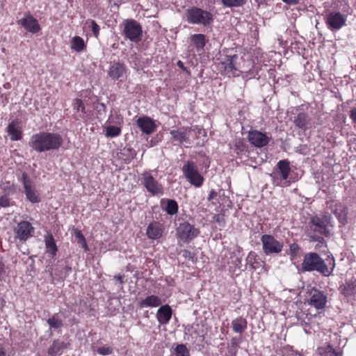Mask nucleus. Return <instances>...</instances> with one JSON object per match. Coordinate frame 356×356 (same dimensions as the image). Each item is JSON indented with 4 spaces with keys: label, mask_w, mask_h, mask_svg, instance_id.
Returning a JSON list of instances; mask_svg holds the SVG:
<instances>
[{
    "label": "nucleus",
    "mask_w": 356,
    "mask_h": 356,
    "mask_svg": "<svg viewBox=\"0 0 356 356\" xmlns=\"http://www.w3.org/2000/svg\"><path fill=\"white\" fill-rule=\"evenodd\" d=\"M86 47L85 42L82 38L80 36H74L72 38L71 40L72 49L77 52H81L85 49Z\"/></svg>",
    "instance_id": "30"
},
{
    "label": "nucleus",
    "mask_w": 356,
    "mask_h": 356,
    "mask_svg": "<svg viewBox=\"0 0 356 356\" xmlns=\"http://www.w3.org/2000/svg\"><path fill=\"white\" fill-rule=\"evenodd\" d=\"M121 134V129L116 126H108L106 129V136L107 138H113Z\"/></svg>",
    "instance_id": "36"
},
{
    "label": "nucleus",
    "mask_w": 356,
    "mask_h": 356,
    "mask_svg": "<svg viewBox=\"0 0 356 356\" xmlns=\"http://www.w3.org/2000/svg\"><path fill=\"white\" fill-rule=\"evenodd\" d=\"M184 16L189 24L204 26H210L213 21V15L210 12L195 6L187 9Z\"/></svg>",
    "instance_id": "3"
},
{
    "label": "nucleus",
    "mask_w": 356,
    "mask_h": 356,
    "mask_svg": "<svg viewBox=\"0 0 356 356\" xmlns=\"http://www.w3.org/2000/svg\"><path fill=\"white\" fill-rule=\"evenodd\" d=\"M175 351V356H190L189 350L184 344L177 345Z\"/></svg>",
    "instance_id": "39"
},
{
    "label": "nucleus",
    "mask_w": 356,
    "mask_h": 356,
    "mask_svg": "<svg viewBox=\"0 0 356 356\" xmlns=\"http://www.w3.org/2000/svg\"><path fill=\"white\" fill-rule=\"evenodd\" d=\"M0 356H6V353L2 346H0Z\"/></svg>",
    "instance_id": "55"
},
{
    "label": "nucleus",
    "mask_w": 356,
    "mask_h": 356,
    "mask_svg": "<svg viewBox=\"0 0 356 356\" xmlns=\"http://www.w3.org/2000/svg\"><path fill=\"white\" fill-rule=\"evenodd\" d=\"M199 230L188 222L180 223L177 229V234L180 240L189 243L199 234Z\"/></svg>",
    "instance_id": "9"
},
{
    "label": "nucleus",
    "mask_w": 356,
    "mask_h": 356,
    "mask_svg": "<svg viewBox=\"0 0 356 356\" xmlns=\"http://www.w3.org/2000/svg\"><path fill=\"white\" fill-rule=\"evenodd\" d=\"M300 250V248L297 243H292L290 245L289 254H290L291 259L292 260L295 259L297 257Z\"/></svg>",
    "instance_id": "41"
},
{
    "label": "nucleus",
    "mask_w": 356,
    "mask_h": 356,
    "mask_svg": "<svg viewBox=\"0 0 356 356\" xmlns=\"http://www.w3.org/2000/svg\"><path fill=\"white\" fill-rule=\"evenodd\" d=\"M123 33L133 42L142 40L143 31L140 24L134 19H125L123 22Z\"/></svg>",
    "instance_id": "7"
},
{
    "label": "nucleus",
    "mask_w": 356,
    "mask_h": 356,
    "mask_svg": "<svg viewBox=\"0 0 356 356\" xmlns=\"http://www.w3.org/2000/svg\"><path fill=\"white\" fill-rule=\"evenodd\" d=\"M137 124L141 131L146 134L153 133L156 129L154 122L148 117L139 118L137 120Z\"/></svg>",
    "instance_id": "20"
},
{
    "label": "nucleus",
    "mask_w": 356,
    "mask_h": 356,
    "mask_svg": "<svg viewBox=\"0 0 356 356\" xmlns=\"http://www.w3.org/2000/svg\"><path fill=\"white\" fill-rule=\"evenodd\" d=\"M350 118L354 122L356 123V108H353L350 111Z\"/></svg>",
    "instance_id": "51"
},
{
    "label": "nucleus",
    "mask_w": 356,
    "mask_h": 356,
    "mask_svg": "<svg viewBox=\"0 0 356 356\" xmlns=\"http://www.w3.org/2000/svg\"><path fill=\"white\" fill-rule=\"evenodd\" d=\"M339 291L346 297L356 294V278L353 277L347 280L339 288Z\"/></svg>",
    "instance_id": "22"
},
{
    "label": "nucleus",
    "mask_w": 356,
    "mask_h": 356,
    "mask_svg": "<svg viewBox=\"0 0 356 356\" xmlns=\"http://www.w3.org/2000/svg\"><path fill=\"white\" fill-rule=\"evenodd\" d=\"M97 352L102 355H108L112 353V348L109 346H102L97 348Z\"/></svg>",
    "instance_id": "45"
},
{
    "label": "nucleus",
    "mask_w": 356,
    "mask_h": 356,
    "mask_svg": "<svg viewBox=\"0 0 356 356\" xmlns=\"http://www.w3.org/2000/svg\"><path fill=\"white\" fill-rule=\"evenodd\" d=\"M329 209L331 212L337 218L339 222L342 225L347 223V207L338 201H330L329 203Z\"/></svg>",
    "instance_id": "11"
},
{
    "label": "nucleus",
    "mask_w": 356,
    "mask_h": 356,
    "mask_svg": "<svg viewBox=\"0 0 356 356\" xmlns=\"http://www.w3.org/2000/svg\"><path fill=\"white\" fill-rule=\"evenodd\" d=\"M263 251L266 255L279 254L283 248V243L276 240L274 236L264 234L261 238Z\"/></svg>",
    "instance_id": "8"
},
{
    "label": "nucleus",
    "mask_w": 356,
    "mask_h": 356,
    "mask_svg": "<svg viewBox=\"0 0 356 356\" xmlns=\"http://www.w3.org/2000/svg\"><path fill=\"white\" fill-rule=\"evenodd\" d=\"M177 65L181 68V69H184V63L181 61V60H179L177 62Z\"/></svg>",
    "instance_id": "58"
},
{
    "label": "nucleus",
    "mask_w": 356,
    "mask_h": 356,
    "mask_svg": "<svg viewBox=\"0 0 356 356\" xmlns=\"http://www.w3.org/2000/svg\"><path fill=\"white\" fill-rule=\"evenodd\" d=\"M213 221L218 224L219 226L224 227L225 225V216L222 213L214 215L213 216Z\"/></svg>",
    "instance_id": "43"
},
{
    "label": "nucleus",
    "mask_w": 356,
    "mask_h": 356,
    "mask_svg": "<svg viewBox=\"0 0 356 356\" xmlns=\"http://www.w3.org/2000/svg\"><path fill=\"white\" fill-rule=\"evenodd\" d=\"M311 238H312V241H318L319 243H322L324 241L323 238L321 237V236H313L311 237Z\"/></svg>",
    "instance_id": "52"
},
{
    "label": "nucleus",
    "mask_w": 356,
    "mask_h": 356,
    "mask_svg": "<svg viewBox=\"0 0 356 356\" xmlns=\"http://www.w3.org/2000/svg\"><path fill=\"white\" fill-rule=\"evenodd\" d=\"M100 106L103 108L104 110H105L106 106L104 104H101Z\"/></svg>",
    "instance_id": "60"
},
{
    "label": "nucleus",
    "mask_w": 356,
    "mask_h": 356,
    "mask_svg": "<svg viewBox=\"0 0 356 356\" xmlns=\"http://www.w3.org/2000/svg\"><path fill=\"white\" fill-rule=\"evenodd\" d=\"M232 347H236L237 346V344L234 341V339L232 340Z\"/></svg>",
    "instance_id": "59"
},
{
    "label": "nucleus",
    "mask_w": 356,
    "mask_h": 356,
    "mask_svg": "<svg viewBox=\"0 0 356 356\" xmlns=\"http://www.w3.org/2000/svg\"><path fill=\"white\" fill-rule=\"evenodd\" d=\"M143 184L147 191L153 194L158 195L162 193V186L149 172L143 174Z\"/></svg>",
    "instance_id": "13"
},
{
    "label": "nucleus",
    "mask_w": 356,
    "mask_h": 356,
    "mask_svg": "<svg viewBox=\"0 0 356 356\" xmlns=\"http://www.w3.org/2000/svg\"><path fill=\"white\" fill-rule=\"evenodd\" d=\"M6 275V268L3 263L0 260V280Z\"/></svg>",
    "instance_id": "49"
},
{
    "label": "nucleus",
    "mask_w": 356,
    "mask_h": 356,
    "mask_svg": "<svg viewBox=\"0 0 356 356\" xmlns=\"http://www.w3.org/2000/svg\"><path fill=\"white\" fill-rule=\"evenodd\" d=\"M1 188L6 191L9 193H13L15 191L14 187L13 184H10V182L3 183L1 185Z\"/></svg>",
    "instance_id": "48"
},
{
    "label": "nucleus",
    "mask_w": 356,
    "mask_h": 356,
    "mask_svg": "<svg viewBox=\"0 0 356 356\" xmlns=\"http://www.w3.org/2000/svg\"><path fill=\"white\" fill-rule=\"evenodd\" d=\"M248 140L255 147H263L268 145L270 138L266 134L254 130L249 132Z\"/></svg>",
    "instance_id": "16"
},
{
    "label": "nucleus",
    "mask_w": 356,
    "mask_h": 356,
    "mask_svg": "<svg viewBox=\"0 0 356 356\" xmlns=\"http://www.w3.org/2000/svg\"><path fill=\"white\" fill-rule=\"evenodd\" d=\"M318 351L321 356H341V352L335 350L330 345H327L325 347L319 348Z\"/></svg>",
    "instance_id": "34"
},
{
    "label": "nucleus",
    "mask_w": 356,
    "mask_h": 356,
    "mask_svg": "<svg viewBox=\"0 0 356 356\" xmlns=\"http://www.w3.org/2000/svg\"><path fill=\"white\" fill-rule=\"evenodd\" d=\"M182 172L186 179L195 187H200L204 181L197 167L192 161H188L182 167Z\"/></svg>",
    "instance_id": "5"
},
{
    "label": "nucleus",
    "mask_w": 356,
    "mask_h": 356,
    "mask_svg": "<svg viewBox=\"0 0 356 356\" xmlns=\"http://www.w3.org/2000/svg\"><path fill=\"white\" fill-rule=\"evenodd\" d=\"M346 17L340 12H330L325 17V23L331 31H338L346 25Z\"/></svg>",
    "instance_id": "10"
},
{
    "label": "nucleus",
    "mask_w": 356,
    "mask_h": 356,
    "mask_svg": "<svg viewBox=\"0 0 356 356\" xmlns=\"http://www.w3.org/2000/svg\"><path fill=\"white\" fill-rule=\"evenodd\" d=\"M163 226L161 223L154 222L150 223L147 229V236L150 239H157L162 236Z\"/></svg>",
    "instance_id": "23"
},
{
    "label": "nucleus",
    "mask_w": 356,
    "mask_h": 356,
    "mask_svg": "<svg viewBox=\"0 0 356 356\" xmlns=\"http://www.w3.org/2000/svg\"><path fill=\"white\" fill-rule=\"evenodd\" d=\"M164 209L167 213L170 215H174L177 213L178 211V204L175 200H167V203Z\"/></svg>",
    "instance_id": "35"
},
{
    "label": "nucleus",
    "mask_w": 356,
    "mask_h": 356,
    "mask_svg": "<svg viewBox=\"0 0 356 356\" xmlns=\"http://www.w3.org/2000/svg\"><path fill=\"white\" fill-rule=\"evenodd\" d=\"M252 254H252V252H250V253L249 254L248 257V259H249V258L251 257V255H252Z\"/></svg>",
    "instance_id": "61"
},
{
    "label": "nucleus",
    "mask_w": 356,
    "mask_h": 356,
    "mask_svg": "<svg viewBox=\"0 0 356 356\" xmlns=\"http://www.w3.org/2000/svg\"><path fill=\"white\" fill-rule=\"evenodd\" d=\"M108 75L113 80L123 81L127 76V67L123 63L114 62L108 70Z\"/></svg>",
    "instance_id": "14"
},
{
    "label": "nucleus",
    "mask_w": 356,
    "mask_h": 356,
    "mask_svg": "<svg viewBox=\"0 0 356 356\" xmlns=\"http://www.w3.org/2000/svg\"><path fill=\"white\" fill-rule=\"evenodd\" d=\"M218 195V193L213 190L211 191L210 193H209V195L208 197V200L209 201H211L213 199H214L215 197H216Z\"/></svg>",
    "instance_id": "50"
},
{
    "label": "nucleus",
    "mask_w": 356,
    "mask_h": 356,
    "mask_svg": "<svg viewBox=\"0 0 356 356\" xmlns=\"http://www.w3.org/2000/svg\"><path fill=\"white\" fill-rule=\"evenodd\" d=\"M310 228L315 232L328 236L330 231L329 227H333L332 218L330 214H324L321 217L314 216L311 218Z\"/></svg>",
    "instance_id": "4"
},
{
    "label": "nucleus",
    "mask_w": 356,
    "mask_h": 356,
    "mask_svg": "<svg viewBox=\"0 0 356 356\" xmlns=\"http://www.w3.org/2000/svg\"><path fill=\"white\" fill-rule=\"evenodd\" d=\"M18 24L22 26L26 31L35 33L40 30L38 21L31 15H29L17 22Z\"/></svg>",
    "instance_id": "19"
},
{
    "label": "nucleus",
    "mask_w": 356,
    "mask_h": 356,
    "mask_svg": "<svg viewBox=\"0 0 356 356\" xmlns=\"http://www.w3.org/2000/svg\"><path fill=\"white\" fill-rule=\"evenodd\" d=\"M293 123L298 129L306 131L312 127V118L306 113H300L294 117Z\"/></svg>",
    "instance_id": "18"
},
{
    "label": "nucleus",
    "mask_w": 356,
    "mask_h": 356,
    "mask_svg": "<svg viewBox=\"0 0 356 356\" xmlns=\"http://www.w3.org/2000/svg\"><path fill=\"white\" fill-rule=\"evenodd\" d=\"M10 205V199L7 195H3L0 197V206L1 207H8Z\"/></svg>",
    "instance_id": "47"
},
{
    "label": "nucleus",
    "mask_w": 356,
    "mask_h": 356,
    "mask_svg": "<svg viewBox=\"0 0 356 356\" xmlns=\"http://www.w3.org/2000/svg\"><path fill=\"white\" fill-rule=\"evenodd\" d=\"M108 1H109L110 3H112V2H113V4H114L115 6H119V4L120 3V0H108Z\"/></svg>",
    "instance_id": "57"
},
{
    "label": "nucleus",
    "mask_w": 356,
    "mask_h": 356,
    "mask_svg": "<svg viewBox=\"0 0 356 356\" xmlns=\"http://www.w3.org/2000/svg\"><path fill=\"white\" fill-rule=\"evenodd\" d=\"M74 109L76 110L77 111H81L83 115L86 114V113L83 101L78 98L74 99Z\"/></svg>",
    "instance_id": "42"
},
{
    "label": "nucleus",
    "mask_w": 356,
    "mask_h": 356,
    "mask_svg": "<svg viewBox=\"0 0 356 356\" xmlns=\"http://www.w3.org/2000/svg\"><path fill=\"white\" fill-rule=\"evenodd\" d=\"M74 236L78 240V243H80L83 248L86 251L88 250V245L86 241V238L81 231L76 229L74 231Z\"/></svg>",
    "instance_id": "38"
},
{
    "label": "nucleus",
    "mask_w": 356,
    "mask_h": 356,
    "mask_svg": "<svg viewBox=\"0 0 356 356\" xmlns=\"http://www.w3.org/2000/svg\"><path fill=\"white\" fill-rule=\"evenodd\" d=\"M22 180L26 198L32 203L40 202V198L33 186L31 180L26 173L22 174Z\"/></svg>",
    "instance_id": "15"
},
{
    "label": "nucleus",
    "mask_w": 356,
    "mask_h": 356,
    "mask_svg": "<svg viewBox=\"0 0 356 356\" xmlns=\"http://www.w3.org/2000/svg\"><path fill=\"white\" fill-rule=\"evenodd\" d=\"M326 302L327 296L323 292L317 289H313L311 291V297L309 302L311 306L314 307L317 309H323L325 306Z\"/></svg>",
    "instance_id": "17"
},
{
    "label": "nucleus",
    "mask_w": 356,
    "mask_h": 356,
    "mask_svg": "<svg viewBox=\"0 0 356 356\" xmlns=\"http://www.w3.org/2000/svg\"><path fill=\"white\" fill-rule=\"evenodd\" d=\"M63 143L61 136L53 132H40L33 134L29 146L37 152H44L58 149Z\"/></svg>",
    "instance_id": "1"
},
{
    "label": "nucleus",
    "mask_w": 356,
    "mask_h": 356,
    "mask_svg": "<svg viewBox=\"0 0 356 356\" xmlns=\"http://www.w3.org/2000/svg\"><path fill=\"white\" fill-rule=\"evenodd\" d=\"M190 40L197 49H202L205 46V35L203 34L198 33L191 35Z\"/></svg>",
    "instance_id": "31"
},
{
    "label": "nucleus",
    "mask_w": 356,
    "mask_h": 356,
    "mask_svg": "<svg viewBox=\"0 0 356 356\" xmlns=\"http://www.w3.org/2000/svg\"><path fill=\"white\" fill-rule=\"evenodd\" d=\"M114 279L116 280L117 281H118L120 282V284H123L124 283V276L123 275H116L114 277Z\"/></svg>",
    "instance_id": "53"
},
{
    "label": "nucleus",
    "mask_w": 356,
    "mask_h": 356,
    "mask_svg": "<svg viewBox=\"0 0 356 356\" xmlns=\"http://www.w3.org/2000/svg\"><path fill=\"white\" fill-rule=\"evenodd\" d=\"M158 321L161 324H166L172 317V309L168 305L161 306L156 314Z\"/></svg>",
    "instance_id": "24"
},
{
    "label": "nucleus",
    "mask_w": 356,
    "mask_h": 356,
    "mask_svg": "<svg viewBox=\"0 0 356 356\" xmlns=\"http://www.w3.org/2000/svg\"><path fill=\"white\" fill-rule=\"evenodd\" d=\"M290 163L287 160H281L277 163V168L280 170V175L283 179H286L289 177L290 172Z\"/></svg>",
    "instance_id": "29"
},
{
    "label": "nucleus",
    "mask_w": 356,
    "mask_h": 356,
    "mask_svg": "<svg viewBox=\"0 0 356 356\" xmlns=\"http://www.w3.org/2000/svg\"><path fill=\"white\" fill-rule=\"evenodd\" d=\"M234 152L239 154L245 150L246 145L243 139L238 138L234 141Z\"/></svg>",
    "instance_id": "37"
},
{
    "label": "nucleus",
    "mask_w": 356,
    "mask_h": 356,
    "mask_svg": "<svg viewBox=\"0 0 356 356\" xmlns=\"http://www.w3.org/2000/svg\"><path fill=\"white\" fill-rule=\"evenodd\" d=\"M237 54L227 55L223 60L220 63V69L225 75L228 76H238L241 71L238 63Z\"/></svg>",
    "instance_id": "6"
},
{
    "label": "nucleus",
    "mask_w": 356,
    "mask_h": 356,
    "mask_svg": "<svg viewBox=\"0 0 356 356\" xmlns=\"http://www.w3.org/2000/svg\"><path fill=\"white\" fill-rule=\"evenodd\" d=\"M64 348V343L59 340H54L51 346L48 349V354L51 356H55L60 353L62 349Z\"/></svg>",
    "instance_id": "33"
},
{
    "label": "nucleus",
    "mask_w": 356,
    "mask_h": 356,
    "mask_svg": "<svg viewBox=\"0 0 356 356\" xmlns=\"http://www.w3.org/2000/svg\"><path fill=\"white\" fill-rule=\"evenodd\" d=\"M16 238L20 241H26L34 233V228L28 221H22L15 228Z\"/></svg>",
    "instance_id": "12"
},
{
    "label": "nucleus",
    "mask_w": 356,
    "mask_h": 356,
    "mask_svg": "<svg viewBox=\"0 0 356 356\" xmlns=\"http://www.w3.org/2000/svg\"><path fill=\"white\" fill-rule=\"evenodd\" d=\"M223 5L227 7H238L245 3V0H222Z\"/></svg>",
    "instance_id": "40"
},
{
    "label": "nucleus",
    "mask_w": 356,
    "mask_h": 356,
    "mask_svg": "<svg viewBox=\"0 0 356 356\" xmlns=\"http://www.w3.org/2000/svg\"><path fill=\"white\" fill-rule=\"evenodd\" d=\"M182 256L193 263L195 261V254L188 250H184L182 251Z\"/></svg>",
    "instance_id": "44"
},
{
    "label": "nucleus",
    "mask_w": 356,
    "mask_h": 356,
    "mask_svg": "<svg viewBox=\"0 0 356 356\" xmlns=\"http://www.w3.org/2000/svg\"><path fill=\"white\" fill-rule=\"evenodd\" d=\"M65 270L66 271V274L65 275L64 277L63 278H65V277L67 276V274L71 271L72 268L71 267H70L69 266H65V267L64 268Z\"/></svg>",
    "instance_id": "56"
},
{
    "label": "nucleus",
    "mask_w": 356,
    "mask_h": 356,
    "mask_svg": "<svg viewBox=\"0 0 356 356\" xmlns=\"http://www.w3.org/2000/svg\"><path fill=\"white\" fill-rule=\"evenodd\" d=\"M51 329H58L63 326V321L59 316L58 314H54L47 321Z\"/></svg>",
    "instance_id": "32"
},
{
    "label": "nucleus",
    "mask_w": 356,
    "mask_h": 356,
    "mask_svg": "<svg viewBox=\"0 0 356 356\" xmlns=\"http://www.w3.org/2000/svg\"><path fill=\"white\" fill-rule=\"evenodd\" d=\"M232 325L234 332L241 334L247 327V321L239 317L232 321Z\"/></svg>",
    "instance_id": "27"
},
{
    "label": "nucleus",
    "mask_w": 356,
    "mask_h": 356,
    "mask_svg": "<svg viewBox=\"0 0 356 356\" xmlns=\"http://www.w3.org/2000/svg\"><path fill=\"white\" fill-rule=\"evenodd\" d=\"M7 130L11 140H19L22 138V131L17 127V121L14 120L11 122L7 127Z\"/></svg>",
    "instance_id": "25"
},
{
    "label": "nucleus",
    "mask_w": 356,
    "mask_h": 356,
    "mask_svg": "<svg viewBox=\"0 0 356 356\" xmlns=\"http://www.w3.org/2000/svg\"><path fill=\"white\" fill-rule=\"evenodd\" d=\"M91 30L92 31L93 35L96 38H98L100 28L95 20H91Z\"/></svg>",
    "instance_id": "46"
},
{
    "label": "nucleus",
    "mask_w": 356,
    "mask_h": 356,
    "mask_svg": "<svg viewBox=\"0 0 356 356\" xmlns=\"http://www.w3.org/2000/svg\"><path fill=\"white\" fill-rule=\"evenodd\" d=\"M138 304L141 308L145 307H158L161 305V300L159 297L152 295L140 301Z\"/></svg>",
    "instance_id": "26"
},
{
    "label": "nucleus",
    "mask_w": 356,
    "mask_h": 356,
    "mask_svg": "<svg viewBox=\"0 0 356 356\" xmlns=\"http://www.w3.org/2000/svg\"><path fill=\"white\" fill-rule=\"evenodd\" d=\"M44 242L47 252L52 255H56L58 248L53 236L51 234L46 235Z\"/></svg>",
    "instance_id": "28"
},
{
    "label": "nucleus",
    "mask_w": 356,
    "mask_h": 356,
    "mask_svg": "<svg viewBox=\"0 0 356 356\" xmlns=\"http://www.w3.org/2000/svg\"><path fill=\"white\" fill-rule=\"evenodd\" d=\"M333 268L330 269L324 260L315 252H309L304 256L299 270L302 273L317 271L325 276H329Z\"/></svg>",
    "instance_id": "2"
},
{
    "label": "nucleus",
    "mask_w": 356,
    "mask_h": 356,
    "mask_svg": "<svg viewBox=\"0 0 356 356\" xmlns=\"http://www.w3.org/2000/svg\"><path fill=\"white\" fill-rule=\"evenodd\" d=\"M282 1L287 4L294 5V4L298 3L299 0H282Z\"/></svg>",
    "instance_id": "54"
},
{
    "label": "nucleus",
    "mask_w": 356,
    "mask_h": 356,
    "mask_svg": "<svg viewBox=\"0 0 356 356\" xmlns=\"http://www.w3.org/2000/svg\"><path fill=\"white\" fill-rule=\"evenodd\" d=\"M191 129L185 127H181L170 131V135L175 141L183 143L188 141Z\"/></svg>",
    "instance_id": "21"
}]
</instances>
